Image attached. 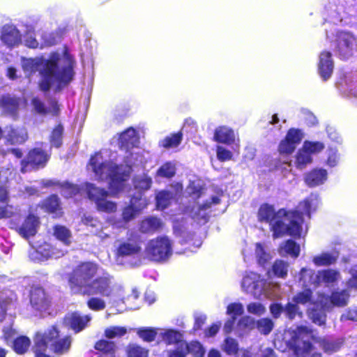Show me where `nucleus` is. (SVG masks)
<instances>
[{"instance_id": "obj_4", "label": "nucleus", "mask_w": 357, "mask_h": 357, "mask_svg": "<svg viewBox=\"0 0 357 357\" xmlns=\"http://www.w3.org/2000/svg\"><path fill=\"white\" fill-rule=\"evenodd\" d=\"M84 295H100L114 303H126L124 290L121 284L116 282L112 275L102 269L100 271V273H98L97 277L91 282V284L86 286ZM138 297V291L133 289L132 294L126 300L137 299Z\"/></svg>"}, {"instance_id": "obj_41", "label": "nucleus", "mask_w": 357, "mask_h": 357, "mask_svg": "<svg viewBox=\"0 0 357 357\" xmlns=\"http://www.w3.org/2000/svg\"><path fill=\"white\" fill-rule=\"evenodd\" d=\"M181 139L182 134L178 132L166 137L159 142V144L166 149L175 148L181 144Z\"/></svg>"}, {"instance_id": "obj_18", "label": "nucleus", "mask_w": 357, "mask_h": 357, "mask_svg": "<svg viewBox=\"0 0 357 357\" xmlns=\"http://www.w3.org/2000/svg\"><path fill=\"white\" fill-rule=\"evenodd\" d=\"M48 160L47 155L40 148H36L31 151L27 157V160L22 161L21 172L24 173L31 169V167H43Z\"/></svg>"}, {"instance_id": "obj_27", "label": "nucleus", "mask_w": 357, "mask_h": 357, "mask_svg": "<svg viewBox=\"0 0 357 357\" xmlns=\"http://www.w3.org/2000/svg\"><path fill=\"white\" fill-rule=\"evenodd\" d=\"M318 271L315 272L311 268H303L299 273V282L306 288L311 286H319Z\"/></svg>"}, {"instance_id": "obj_2", "label": "nucleus", "mask_w": 357, "mask_h": 357, "mask_svg": "<svg viewBox=\"0 0 357 357\" xmlns=\"http://www.w3.org/2000/svg\"><path fill=\"white\" fill-rule=\"evenodd\" d=\"M75 61L72 56L64 50L61 53L54 52L48 59L21 58V66L26 76L39 71L41 76L40 89L47 91L51 88L60 91L73 79Z\"/></svg>"}, {"instance_id": "obj_36", "label": "nucleus", "mask_w": 357, "mask_h": 357, "mask_svg": "<svg viewBox=\"0 0 357 357\" xmlns=\"http://www.w3.org/2000/svg\"><path fill=\"white\" fill-rule=\"evenodd\" d=\"M279 252L282 256L289 255L296 258L300 254V245L292 240H288L280 245Z\"/></svg>"}, {"instance_id": "obj_34", "label": "nucleus", "mask_w": 357, "mask_h": 357, "mask_svg": "<svg viewBox=\"0 0 357 357\" xmlns=\"http://www.w3.org/2000/svg\"><path fill=\"white\" fill-rule=\"evenodd\" d=\"M338 257L335 251L322 252L313 257L312 261L317 266H328L334 264Z\"/></svg>"}, {"instance_id": "obj_46", "label": "nucleus", "mask_w": 357, "mask_h": 357, "mask_svg": "<svg viewBox=\"0 0 357 357\" xmlns=\"http://www.w3.org/2000/svg\"><path fill=\"white\" fill-rule=\"evenodd\" d=\"M289 264L282 260H277L272 266V271L274 275L285 278L287 275Z\"/></svg>"}, {"instance_id": "obj_57", "label": "nucleus", "mask_w": 357, "mask_h": 357, "mask_svg": "<svg viewBox=\"0 0 357 357\" xmlns=\"http://www.w3.org/2000/svg\"><path fill=\"white\" fill-rule=\"evenodd\" d=\"M63 128L61 125H58L52 131L50 137V142L52 146L58 148L62 144V135Z\"/></svg>"}, {"instance_id": "obj_43", "label": "nucleus", "mask_w": 357, "mask_h": 357, "mask_svg": "<svg viewBox=\"0 0 357 357\" xmlns=\"http://www.w3.org/2000/svg\"><path fill=\"white\" fill-rule=\"evenodd\" d=\"M292 301L297 305H305L312 303V291L309 288L304 289L302 291L296 294L292 298Z\"/></svg>"}, {"instance_id": "obj_48", "label": "nucleus", "mask_w": 357, "mask_h": 357, "mask_svg": "<svg viewBox=\"0 0 357 357\" xmlns=\"http://www.w3.org/2000/svg\"><path fill=\"white\" fill-rule=\"evenodd\" d=\"M303 149L310 153L317 154L322 151L325 147L324 143L321 142L305 141L303 144Z\"/></svg>"}, {"instance_id": "obj_6", "label": "nucleus", "mask_w": 357, "mask_h": 357, "mask_svg": "<svg viewBox=\"0 0 357 357\" xmlns=\"http://www.w3.org/2000/svg\"><path fill=\"white\" fill-rule=\"evenodd\" d=\"M59 333L55 326H52L45 333L36 334L34 340L36 357H50L45 354L48 348L57 354H63L69 349L71 343L70 337L57 340Z\"/></svg>"}, {"instance_id": "obj_50", "label": "nucleus", "mask_w": 357, "mask_h": 357, "mask_svg": "<svg viewBox=\"0 0 357 357\" xmlns=\"http://www.w3.org/2000/svg\"><path fill=\"white\" fill-rule=\"evenodd\" d=\"M326 165L331 167L337 165L340 161V155L337 153L336 148L328 147L326 152Z\"/></svg>"}, {"instance_id": "obj_17", "label": "nucleus", "mask_w": 357, "mask_h": 357, "mask_svg": "<svg viewBox=\"0 0 357 357\" xmlns=\"http://www.w3.org/2000/svg\"><path fill=\"white\" fill-rule=\"evenodd\" d=\"M30 303L36 311L43 312L49 309L50 301L42 287H33L30 291Z\"/></svg>"}, {"instance_id": "obj_59", "label": "nucleus", "mask_w": 357, "mask_h": 357, "mask_svg": "<svg viewBox=\"0 0 357 357\" xmlns=\"http://www.w3.org/2000/svg\"><path fill=\"white\" fill-rule=\"evenodd\" d=\"M256 255L260 265L264 266L271 259V256L266 252L261 244L256 245Z\"/></svg>"}, {"instance_id": "obj_33", "label": "nucleus", "mask_w": 357, "mask_h": 357, "mask_svg": "<svg viewBox=\"0 0 357 357\" xmlns=\"http://www.w3.org/2000/svg\"><path fill=\"white\" fill-rule=\"evenodd\" d=\"M176 167L174 161H167L163 163L156 171L155 178H172L176 174Z\"/></svg>"}, {"instance_id": "obj_7", "label": "nucleus", "mask_w": 357, "mask_h": 357, "mask_svg": "<svg viewBox=\"0 0 357 357\" xmlns=\"http://www.w3.org/2000/svg\"><path fill=\"white\" fill-rule=\"evenodd\" d=\"M102 268L93 262H84L77 266L68 278V284L74 294L84 295L86 286L100 273Z\"/></svg>"}, {"instance_id": "obj_32", "label": "nucleus", "mask_w": 357, "mask_h": 357, "mask_svg": "<svg viewBox=\"0 0 357 357\" xmlns=\"http://www.w3.org/2000/svg\"><path fill=\"white\" fill-rule=\"evenodd\" d=\"M214 140L223 144H231L234 140V133L232 130L226 126H220L215 129Z\"/></svg>"}, {"instance_id": "obj_19", "label": "nucleus", "mask_w": 357, "mask_h": 357, "mask_svg": "<svg viewBox=\"0 0 357 357\" xmlns=\"http://www.w3.org/2000/svg\"><path fill=\"white\" fill-rule=\"evenodd\" d=\"M305 327L310 331V332L312 334V337H310V338L309 339V344L314 347L315 350L320 355L321 354L317 351L315 344H319V346L323 349L324 352L328 354L337 351L341 347V345L342 344V341L341 340L321 339L319 340H317V339L314 336L312 331L308 327Z\"/></svg>"}, {"instance_id": "obj_62", "label": "nucleus", "mask_w": 357, "mask_h": 357, "mask_svg": "<svg viewBox=\"0 0 357 357\" xmlns=\"http://www.w3.org/2000/svg\"><path fill=\"white\" fill-rule=\"evenodd\" d=\"M31 105L36 112L40 114H46L47 108L45 103L38 98L34 97L31 100Z\"/></svg>"}, {"instance_id": "obj_16", "label": "nucleus", "mask_w": 357, "mask_h": 357, "mask_svg": "<svg viewBox=\"0 0 357 357\" xmlns=\"http://www.w3.org/2000/svg\"><path fill=\"white\" fill-rule=\"evenodd\" d=\"M219 202L220 199L217 196L213 197L211 201H206L203 203L197 202L192 206L190 215L198 224L204 225L208 220V213L207 210L212 204H218Z\"/></svg>"}, {"instance_id": "obj_8", "label": "nucleus", "mask_w": 357, "mask_h": 357, "mask_svg": "<svg viewBox=\"0 0 357 357\" xmlns=\"http://www.w3.org/2000/svg\"><path fill=\"white\" fill-rule=\"evenodd\" d=\"M350 273L351 277L347 282V289L335 290L330 297L321 296V302L325 309H331L333 306L342 307L349 303L351 291L357 289V265L352 267Z\"/></svg>"}, {"instance_id": "obj_26", "label": "nucleus", "mask_w": 357, "mask_h": 357, "mask_svg": "<svg viewBox=\"0 0 357 357\" xmlns=\"http://www.w3.org/2000/svg\"><path fill=\"white\" fill-rule=\"evenodd\" d=\"M319 285L333 286L340 280V273L334 269L328 268L318 271Z\"/></svg>"}, {"instance_id": "obj_30", "label": "nucleus", "mask_w": 357, "mask_h": 357, "mask_svg": "<svg viewBox=\"0 0 357 357\" xmlns=\"http://www.w3.org/2000/svg\"><path fill=\"white\" fill-rule=\"evenodd\" d=\"M162 227V222L158 218L149 216L144 219L139 225V230L142 233H153Z\"/></svg>"}, {"instance_id": "obj_51", "label": "nucleus", "mask_w": 357, "mask_h": 357, "mask_svg": "<svg viewBox=\"0 0 357 357\" xmlns=\"http://www.w3.org/2000/svg\"><path fill=\"white\" fill-rule=\"evenodd\" d=\"M284 312L286 317L293 320L295 319L296 315H298L300 317L302 315V312L300 311V308L298 305L295 303L289 302L285 307H284Z\"/></svg>"}, {"instance_id": "obj_45", "label": "nucleus", "mask_w": 357, "mask_h": 357, "mask_svg": "<svg viewBox=\"0 0 357 357\" xmlns=\"http://www.w3.org/2000/svg\"><path fill=\"white\" fill-rule=\"evenodd\" d=\"M3 109L11 114H15L18 107V100L9 96H3L1 100Z\"/></svg>"}, {"instance_id": "obj_13", "label": "nucleus", "mask_w": 357, "mask_h": 357, "mask_svg": "<svg viewBox=\"0 0 357 357\" xmlns=\"http://www.w3.org/2000/svg\"><path fill=\"white\" fill-rule=\"evenodd\" d=\"M335 49L342 59L350 58L357 50V38L349 31H340L336 36Z\"/></svg>"}, {"instance_id": "obj_38", "label": "nucleus", "mask_w": 357, "mask_h": 357, "mask_svg": "<svg viewBox=\"0 0 357 357\" xmlns=\"http://www.w3.org/2000/svg\"><path fill=\"white\" fill-rule=\"evenodd\" d=\"M31 344V340L26 336H20L13 341V349L18 354L27 351Z\"/></svg>"}, {"instance_id": "obj_3", "label": "nucleus", "mask_w": 357, "mask_h": 357, "mask_svg": "<svg viewBox=\"0 0 357 357\" xmlns=\"http://www.w3.org/2000/svg\"><path fill=\"white\" fill-rule=\"evenodd\" d=\"M319 204L317 195L312 194L301 202L296 211L287 212L280 209L275 212L273 206L264 204L259 210V218L269 222L275 238L287 233L295 237H301L305 217L310 218V213L315 211Z\"/></svg>"}, {"instance_id": "obj_28", "label": "nucleus", "mask_w": 357, "mask_h": 357, "mask_svg": "<svg viewBox=\"0 0 357 357\" xmlns=\"http://www.w3.org/2000/svg\"><path fill=\"white\" fill-rule=\"evenodd\" d=\"M337 87L345 96L357 97V79H354L351 75L345 76L341 82H338Z\"/></svg>"}, {"instance_id": "obj_29", "label": "nucleus", "mask_w": 357, "mask_h": 357, "mask_svg": "<svg viewBox=\"0 0 357 357\" xmlns=\"http://www.w3.org/2000/svg\"><path fill=\"white\" fill-rule=\"evenodd\" d=\"M319 305L313 304V307L308 310V315L310 319L313 323L322 326L326 322V311L330 309H325L321 302V297L319 298Z\"/></svg>"}, {"instance_id": "obj_24", "label": "nucleus", "mask_w": 357, "mask_h": 357, "mask_svg": "<svg viewBox=\"0 0 357 357\" xmlns=\"http://www.w3.org/2000/svg\"><path fill=\"white\" fill-rule=\"evenodd\" d=\"M328 172L323 168H314L305 175V182L309 187L313 188L325 183Z\"/></svg>"}, {"instance_id": "obj_60", "label": "nucleus", "mask_w": 357, "mask_h": 357, "mask_svg": "<svg viewBox=\"0 0 357 357\" xmlns=\"http://www.w3.org/2000/svg\"><path fill=\"white\" fill-rule=\"evenodd\" d=\"M82 223L91 228V231H96L98 228L101 227L102 223L96 218L90 214H84L82 218Z\"/></svg>"}, {"instance_id": "obj_23", "label": "nucleus", "mask_w": 357, "mask_h": 357, "mask_svg": "<svg viewBox=\"0 0 357 357\" xmlns=\"http://www.w3.org/2000/svg\"><path fill=\"white\" fill-rule=\"evenodd\" d=\"M6 138L11 144H22L28 138L27 131L24 127L8 126L4 130Z\"/></svg>"}, {"instance_id": "obj_20", "label": "nucleus", "mask_w": 357, "mask_h": 357, "mask_svg": "<svg viewBox=\"0 0 357 357\" xmlns=\"http://www.w3.org/2000/svg\"><path fill=\"white\" fill-rule=\"evenodd\" d=\"M334 68L332 55L330 52L324 51L320 53L318 63L319 74L323 80L328 79Z\"/></svg>"}, {"instance_id": "obj_55", "label": "nucleus", "mask_w": 357, "mask_h": 357, "mask_svg": "<svg viewBox=\"0 0 357 357\" xmlns=\"http://www.w3.org/2000/svg\"><path fill=\"white\" fill-rule=\"evenodd\" d=\"M126 332L127 330L125 327L110 326L105 329V335L109 339H112L115 337H120L124 335Z\"/></svg>"}, {"instance_id": "obj_47", "label": "nucleus", "mask_w": 357, "mask_h": 357, "mask_svg": "<svg viewBox=\"0 0 357 357\" xmlns=\"http://www.w3.org/2000/svg\"><path fill=\"white\" fill-rule=\"evenodd\" d=\"M176 347L175 349L169 350L168 357H185L189 354L188 343L183 340V339L176 344Z\"/></svg>"}, {"instance_id": "obj_15", "label": "nucleus", "mask_w": 357, "mask_h": 357, "mask_svg": "<svg viewBox=\"0 0 357 357\" xmlns=\"http://www.w3.org/2000/svg\"><path fill=\"white\" fill-rule=\"evenodd\" d=\"M304 137L303 131L300 129L291 128L287 133L284 139L279 144L278 150L281 153L290 154L301 143Z\"/></svg>"}, {"instance_id": "obj_31", "label": "nucleus", "mask_w": 357, "mask_h": 357, "mask_svg": "<svg viewBox=\"0 0 357 357\" xmlns=\"http://www.w3.org/2000/svg\"><path fill=\"white\" fill-rule=\"evenodd\" d=\"M133 185L135 190H137L135 194H142L150 189L152 185V178L147 174H142L137 175L133 178Z\"/></svg>"}, {"instance_id": "obj_52", "label": "nucleus", "mask_w": 357, "mask_h": 357, "mask_svg": "<svg viewBox=\"0 0 357 357\" xmlns=\"http://www.w3.org/2000/svg\"><path fill=\"white\" fill-rule=\"evenodd\" d=\"M88 307L93 311H101L106 307L105 300L100 297H91L87 301Z\"/></svg>"}, {"instance_id": "obj_22", "label": "nucleus", "mask_w": 357, "mask_h": 357, "mask_svg": "<svg viewBox=\"0 0 357 357\" xmlns=\"http://www.w3.org/2000/svg\"><path fill=\"white\" fill-rule=\"evenodd\" d=\"M91 317L89 315L82 316L78 312L68 314L64 319V324L70 326L75 333L83 330L90 321Z\"/></svg>"}, {"instance_id": "obj_44", "label": "nucleus", "mask_w": 357, "mask_h": 357, "mask_svg": "<svg viewBox=\"0 0 357 357\" xmlns=\"http://www.w3.org/2000/svg\"><path fill=\"white\" fill-rule=\"evenodd\" d=\"M173 199L172 193L168 191H161L156 195L157 207L159 209L163 210L167 208L171 203Z\"/></svg>"}, {"instance_id": "obj_54", "label": "nucleus", "mask_w": 357, "mask_h": 357, "mask_svg": "<svg viewBox=\"0 0 357 357\" xmlns=\"http://www.w3.org/2000/svg\"><path fill=\"white\" fill-rule=\"evenodd\" d=\"M95 348L96 349L104 353H108L110 357H113V352L114 351L115 344L112 342L102 340L96 342Z\"/></svg>"}, {"instance_id": "obj_42", "label": "nucleus", "mask_w": 357, "mask_h": 357, "mask_svg": "<svg viewBox=\"0 0 357 357\" xmlns=\"http://www.w3.org/2000/svg\"><path fill=\"white\" fill-rule=\"evenodd\" d=\"M158 331L157 328L144 327L137 330V335L144 341L151 342L155 339L157 335H159Z\"/></svg>"}, {"instance_id": "obj_1", "label": "nucleus", "mask_w": 357, "mask_h": 357, "mask_svg": "<svg viewBox=\"0 0 357 357\" xmlns=\"http://www.w3.org/2000/svg\"><path fill=\"white\" fill-rule=\"evenodd\" d=\"M139 142L136 130L130 128L123 132L119 145L125 155L121 158L116 152L102 149L91 158L89 165L98 179L109 181L110 192L113 195L126 190L131 167L142 162L139 151L132 150Z\"/></svg>"}, {"instance_id": "obj_10", "label": "nucleus", "mask_w": 357, "mask_h": 357, "mask_svg": "<svg viewBox=\"0 0 357 357\" xmlns=\"http://www.w3.org/2000/svg\"><path fill=\"white\" fill-rule=\"evenodd\" d=\"M145 254L151 260L163 261L172 254V242L166 236H158L150 240L145 247Z\"/></svg>"}, {"instance_id": "obj_21", "label": "nucleus", "mask_w": 357, "mask_h": 357, "mask_svg": "<svg viewBox=\"0 0 357 357\" xmlns=\"http://www.w3.org/2000/svg\"><path fill=\"white\" fill-rule=\"evenodd\" d=\"M1 41L8 47H15L21 42V34L13 25H4L1 30Z\"/></svg>"}, {"instance_id": "obj_5", "label": "nucleus", "mask_w": 357, "mask_h": 357, "mask_svg": "<svg viewBox=\"0 0 357 357\" xmlns=\"http://www.w3.org/2000/svg\"><path fill=\"white\" fill-rule=\"evenodd\" d=\"M58 184L61 195L66 198L71 197L79 193L82 190H84L89 198L96 202L98 211L111 213L116 210V204L107 199L108 192L104 189L95 187L91 183H85L82 188L68 182Z\"/></svg>"}, {"instance_id": "obj_12", "label": "nucleus", "mask_w": 357, "mask_h": 357, "mask_svg": "<svg viewBox=\"0 0 357 357\" xmlns=\"http://www.w3.org/2000/svg\"><path fill=\"white\" fill-rule=\"evenodd\" d=\"M250 278L253 280L252 289L255 297L260 298L264 296L271 300H276L280 298V285L278 284L267 282L261 279L260 275L254 273L247 275V283Z\"/></svg>"}, {"instance_id": "obj_49", "label": "nucleus", "mask_w": 357, "mask_h": 357, "mask_svg": "<svg viewBox=\"0 0 357 357\" xmlns=\"http://www.w3.org/2000/svg\"><path fill=\"white\" fill-rule=\"evenodd\" d=\"M257 330L264 335L269 334L273 328L274 324L269 318L259 319L256 323Z\"/></svg>"}, {"instance_id": "obj_35", "label": "nucleus", "mask_w": 357, "mask_h": 357, "mask_svg": "<svg viewBox=\"0 0 357 357\" xmlns=\"http://www.w3.org/2000/svg\"><path fill=\"white\" fill-rule=\"evenodd\" d=\"M53 230L54 236L63 245L68 246L71 244L73 236L69 229L65 226L57 225L54 227Z\"/></svg>"}, {"instance_id": "obj_61", "label": "nucleus", "mask_w": 357, "mask_h": 357, "mask_svg": "<svg viewBox=\"0 0 357 357\" xmlns=\"http://www.w3.org/2000/svg\"><path fill=\"white\" fill-rule=\"evenodd\" d=\"M188 348L189 354L197 357H203L205 354L203 346L197 341H192L188 344Z\"/></svg>"}, {"instance_id": "obj_39", "label": "nucleus", "mask_w": 357, "mask_h": 357, "mask_svg": "<svg viewBox=\"0 0 357 357\" xmlns=\"http://www.w3.org/2000/svg\"><path fill=\"white\" fill-rule=\"evenodd\" d=\"M130 204L138 213L146 207L148 204L147 199L142 194L135 193L130 195Z\"/></svg>"}, {"instance_id": "obj_25", "label": "nucleus", "mask_w": 357, "mask_h": 357, "mask_svg": "<svg viewBox=\"0 0 357 357\" xmlns=\"http://www.w3.org/2000/svg\"><path fill=\"white\" fill-rule=\"evenodd\" d=\"M38 226V218L33 215H29L22 225L18 227L17 232L24 238L34 236L37 232Z\"/></svg>"}, {"instance_id": "obj_11", "label": "nucleus", "mask_w": 357, "mask_h": 357, "mask_svg": "<svg viewBox=\"0 0 357 357\" xmlns=\"http://www.w3.org/2000/svg\"><path fill=\"white\" fill-rule=\"evenodd\" d=\"M141 250L142 248L138 237L132 233L127 240L119 241L116 252V261L119 264H124L129 258L138 257Z\"/></svg>"}, {"instance_id": "obj_64", "label": "nucleus", "mask_w": 357, "mask_h": 357, "mask_svg": "<svg viewBox=\"0 0 357 357\" xmlns=\"http://www.w3.org/2000/svg\"><path fill=\"white\" fill-rule=\"evenodd\" d=\"M340 320L342 321L347 320L357 321V306L349 308L347 312L342 314Z\"/></svg>"}, {"instance_id": "obj_56", "label": "nucleus", "mask_w": 357, "mask_h": 357, "mask_svg": "<svg viewBox=\"0 0 357 357\" xmlns=\"http://www.w3.org/2000/svg\"><path fill=\"white\" fill-rule=\"evenodd\" d=\"M128 357H147L149 351L137 344H130L128 347Z\"/></svg>"}, {"instance_id": "obj_9", "label": "nucleus", "mask_w": 357, "mask_h": 357, "mask_svg": "<svg viewBox=\"0 0 357 357\" xmlns=\"http://www.w3.org/2000/svg\"><path fill=\"white\" fill-rule=\"evenodd\" d=\"M291 335L290 344L297 357H320L314 347L308 342L312 334L306 327L297 326L291 330Z\"/></svg>"}, {"instance_id": "obj_58", "label": "nucleus", "mask_w": 357, "mask_h": 357, "mask_svg": "<svg viewBox=\"0 0 357 357\" xmlns=\"http://www.w3.org/2000/svg\"><path fill=\"white\" fill-rule=\"evenodd\" d=\"M45 208L50 213H56L59 210V199L56 195H52L44 202Z\"/></svg>"}, {"instance_id": "obj_40", "label": "nucleus", "mask_w": 357, "mask_h": 357, "mask_svg": "<svg viewBox=\"0 0 357 357\" xmlns=\"http://www.w3.org/2000/svg\"><path fill=\"white\" fill-rule=\"evenodd\" d=\"M312 161V156L302 146V148L298 150L296 156V166L299 169H303L305 167L306 165L310 164Z\"/></svg>"}, {"instance_id": "obj_14", "label": "nucleus", "mask_w": 357, "mask_h": 357, "mask_svg": "<svg viewBox=\"0 0 357 357\" xmlns=\"http://www.w3.org/2000/svg\"><path fill=\"white\" fill-rule=\"evenodd\" d=\"M66 250L60 249L50 243H44L36 249L32 248L29 252V257L34 261H45L50 259H57L63 257Z\"/></svg>"}, {"instance_id": "obj_63", "label": "nucleus", "mask_w": 357, "mask_h": 357, "mask_svg": "<svg viewBox=\"0 0 357 357\" xmlns=\"http://www.w3.org/2000/svg\"><path fill=\"white\" fill-rule=\"evenodd\" d=\"M138 213L134 209V208L130 204L129 206L124 208L122 217L123 220V223L126 224L131 220H132Z\"/></svg>"}, {"instance_id": "obj_37", "label": "nucleus", "mask_w": 357, "mask_h": 357, "mask_svg": "<svg viewBox=\"0 0 357 357\" xmlns=\"http://www.w3.org/2000/svg\"><path fill=\"white\" fill-rule=\"evenodd\" d=\"M159 336L167 344H176L183 339L182 334L173 329L160 330Z\"/></svg>"}, {"instance_id": "obj_53", "label": "nucleus", "mask_w": 357, "mask_h": 357, "mask_svg": "<svg viewBox=\"0 0 357 357\" xmlns=\"http://www.w3.org/2000/svg\"><path fill=\"white\" fill-rule=\"evenodd\" d=\"M222 350L228 355H234L238 350V344L235 339L227 337L224 341Z\"/></svg>"}]
</instances>
